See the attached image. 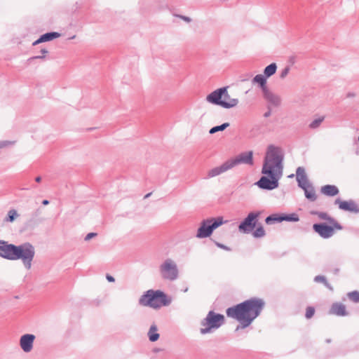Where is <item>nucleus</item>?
Segmentation results:
<instances>
[{
	"label": "nucleus",
	"mask_w": 359,
	"mask_h": 359,
	"mask_svg": "<svg viewBox=\"0 0 359 359\" xmlns=\"http://www.w3.org/2000/svg\"><path fill=\"white\" fill-rule=\"evenodd\" d=\"M330 313L337 316H345L346 314V307L341 303H334L330 309Z\"/></svg>",
	"instance_id": "obj_19"
},
{
	"label": "nucleus",
	"mask_w": 359,
	"mask_h": 359,
	"mask_svg": "<svg viewBox=\"0 0 359 359\" xmlns=\"http://www.w3.org/2000/svg\"><path fill=\"white\" fill-rule=\"evenodd\" d=\"M206 100L213 104L221 106L226 109L236 107L238 100L231 97L227 91V88H218L206 97Z\"/></svg>",
	"instance_id": "obj_4"
},
{
	"label": "nucleus",
	"mask_w": 359,
	"mask_h": 359,
	"mask_svg": "<svg viewBox=\"0 0 359 359\" xmlns=\"http://www.w3.org/2000/svg\"><path fill=\"white\" fill-rule=\"evenodd\" d=\"M349 299L354 302H359V292L354 291L348 294Z\"/></svg>",
	"instance_id": "obj_30"
},
{
	"label": "nucleus",
	"mask_w": 359,
	"mask_h": 359,
	"mask_svg": "<svg viewBox=\"0 0 359 359\" xmlns=\"http://www.w3.org/2000/svg\"><path fill=\"white\" fill-rule=\"evenodd\" d=\"M151 195V193H149V194H147L144 196V198H147L149 197Z\"/></svg>",
	"instance_id": "obj_41"
},
{
	"label": "nucleus",
	"mask_w": 359,
	"mask_h": 359,
	"mask_svg": "<svg viewBox=\"0 0 359 359\" xmlns=\"http://www.w3.org/2000/svg\"><path fill=\"white\" fill-rule=\"evenodd\" d=\"M231 169L230 164L229 163V161H226L222 165L219 167L214 168L208 171V177L211 178L216 177L228 170Z\"/></svg>",
	"instance_id": "obj_16"
},
{
	"label": "nucleus",
	"mask_w": 359,
	"mask_h": 359,
	"mask_svg": "<svg viewBox=\"0 0 359 359\" xmlns=\"http://www.w3.org/2000/svg\"><path fill=\"white\" fill-rule=\"evenodd\" d=\"M315 313V309L312 306H308L306 309L305 316L306 318L309 319L313 316Z\"/></svg>",
	"instance_id": "obj_32"
},
{
	"label": "nucleus",
	"mask_w": 359,
	"mask_h": 359,
	"mask_svg": "<svg viewBox=\"0 0 359 359\" xmlns=\"http://www.w3.org/2000/svg\"><path fill=\"white\" fill-rule=\"evenodd\" d=\"M284 220L297 222L299 221V217L295 213L284 215H272L267 217L265 219V222L267 224H271L275 222H280Z\"/></svg>",
	"instance_id": "obj_12"
},
{
	"label": "nucleus",
	"mask_w": 359,
	"mask_h": 359,
	"mask_svg": "<svg viewBox=\"0 0 359 359\" xmlns=\"http://www.w3.org/2000/svg\"><path fill=\"white\" fill-rule=\"evenodd\" d=\"M35 181L36 182H40L41 181V177L40 176H38L35 178Z\"/></svg>",
	"instance_id": "obj_37"
},
{
	"label": "nucleus",
	"mask_w": 359,
	"mask_h": 359,
	"mask_svg": "<svg viewBox=\"0 0 359 359\" xmlns=\"http://www.w3.org/2000/svg\"><path fill=\"white\" fill-rule=\"evenodd\" d=\"M321 193L325 196H334L339 194V189L334 185H325L322 187Z\"/></svg>",
	"instance_id": "obj_20"
},
{
	"label": "nucleus",
	"mask_w": 359,
	"mask_h": 359,
	"mask_svg": "<svg viewBox=\"0 0 359 359\" xmlns=\"http://www.w3.org/2000/svg\"><path fill=\"white\" fill-rule=\"evenodd\" d=\"M231 168H233L235 165L239 163L252 164V151H248L241 154L235 158H232L228 161Z\"/></svg>",
	"instance_id": "obj_13"
},
{
	"label": "nucleus",
	"mask_w": 359,
	"mask_h": 359,
	"mask_svg": "<svg viewBox=\"0 0 359 359\" xmlns=\"http://www.w3.org/2000/svg\"><path fill=\"white\" fill-rule=\"evenodd\" d=\"M17 250V246L13 244H8L5 241H0V256L10 259L15 260V252Z\"/></svg>",
	"instance_id": "obj_11"
},
{
	"label": "nucleus",
	"mask_w": 359,
	"mask_h": 359,
	"mask_svg": "<svg viewBox=\"0 0 359 359\" xmlns=\"http://www.w3.org/2000/svg\"><path fill=\"white\" fill-rule=\"evenodd\" d=\"M265 97L271 102L272 104L275 105H278L280 103V99L278 97L274 95L271 93H270L269 90L264 93Z\"/></svg>",
	"instance_id": "obj_24"
},
{
	"label": "nucleus",
	"mask_w": 359,
	"mask_h": 359,
	"mask_svg": "<svg viewBox=\"0 0 359 359\" xmlns=\"http://www.w3.org/2000/svg\"><path fill=\"white\" fill-rule=\"evenodd\" d=\"M289 71H290L289 67H286V68H285V69L282 71V72H281L280 77H281V78H284V77H285V76L287 75V74L289 73Z\"/></svg>",
	"instance_id": "obj_33"
},
{
	"label": "nucleus",
	"mask_w": 359,
	"mask_h": 359,
	"mask_svg": "<svg viewBox=\"0 0 359 359\" xmlns=\"http://www.w3.org/2000/svg\"><path fill=\"white\" fill-rule=\"evenodd\" d=\"M253 82L259 83L264 93L268 90L266 86V79L262 74H258L253 79Z\"/></svg>",
	"instance_id": "obj_21"
},
{
	"label": "nucleus",
	"mask_w": 359,
	"mask_h": 359,
	"mask_svg": "<svg viewBox=\"0 0 359 359\" xmlns=\"http://www.w3.org/2000/svg\"><path fill=\"white\" fill-rule=\"evenodd\" d=\"M225 223L222 217H219L217 218H210L203 220L201 223V226L198 228L196 233L197 238H207L209 237L213 230Z\"/></svg>",
	"instance_id": "obj_6"
},
{
	"label": "nucleus",
	"mask_w": 359,
	"mask_h": 359,
	"mask_svg": "<svg viewBox=\"0 0 359 359\" xmlns=\"http://www.w3.org/2000/svg\"><path fill=\"white\" fill-rule=\"evenodd\" d=\"M283 153L279 147L270 145L267 148L262 172L263 177L257 182L260 188L273 189L278 186L283 175Z\"/></svg>",
	"instance_id": "obj_1"
},
{
	"label": "nucleus",
	"mask_w": 359,
	"mask_h": 359,
	"mask_svg": "<svg viewBox=\"0 0 359 359\" xmlns=\"http://www.w3.org/2000/svg\"><path fill=\"white\" fill-rule=\"evenodd\" d=\"M259 213L250 212L248 217L242 222L239 226V231L243 233H248L252 230L255 226Z\"/></svg>",
	"instance_id": "obj_10"
},
{
	"label": "nucleus",
	"mask_w": 359,
	"mask_h": 359,
	"mask_svg": "<svg viewBox=\"0 0 359 359\" xmlns=\"http://www.w3.org/2000/svg\"><path fill=\"white\" fill-rule=\"evenodd\" d=\"M314 231L321 237L328 238L333 236L335 230L341 229V226L336 222H333L331 226L326 224H315L313 226Z\"/></svg>",
	"instance_id": "obj_8"
},
{
	"label": "nucleus",
	"mask_w": 359,
	"mask_h": 359,
	"mask_svg": "<svg viewBox=\"0 0 359 359\" xmlns=\"http://www.w3.org/2000/svg\"><path fill=\"white\" fill-rule=\"evenodd\" d=\"M224 323V316L222 314L210 311L201 322V332L203 334L210 333L219 328Z\"/></svg>",
	"instance_id": "obj_5"
},
{
	"label": "nucleus",
	"mask_w": 359,
	"mask_h": 359,
	"mask_svg": "<svg viewBox=\"0 0 359 359\" xmlns=\"http://www.w3.org/2000/svg\"><path fill=\"white\" fill-rule=\"evenodd\" d=\"M335 203L339 205V208L343 210L350 211L353 212L358 213L359 212V208L358 205L352 201H344L340 199H337L335 201Z\"/></svg>",
	"instance_id": "obj_14"
},
{
	"label": "nucleus",
	"mask_w": 359,
	"mask_h": 359,
	"mask_svg": "<svg viewBox=\"0 0 359 359\" xmlns=\"http://www.w3.org/2000/svg\"><path fill=\"white\" fill-rule=\"evenodd\" d=\"M41 53H42L43 55H45V54H46V53H48V50H46V49H42V50H41Z\"/></svg>",
	"instance_id": "obj_38"
},
{
	"label": "nucleus",
	"mask_w": 359,
	"mask_h": 359,
	"mask_svg": "<svg viewBox=\"0 0 359 359\" xmlns=\"http://www.w3.org/2000/svg\"><path fill=\"white\" fill-rule=\"evenodd\" d=\"M264 305L262 299H251L229 308L226 314L229 317L236 319L241 323V327L245 328L259 315Z\"/></svg>",
	"instance_id": "obj_2"
},
{
	"label": "nucleus",
	"mask_w": 359,
	"mask_h": 359,
	"mask_svg": "<svg viewBox=\"0 0 359 359\" xmlns=\"http://www.w3.org/2000/svg\"><path fill=\"white\" fill-rule=\"evenodd\" d=\"M96 236H97L96 233H89L86 235V236L85 238V241H88Z\"/></svg>",
	"instance_id": "obj_34"
},
{
	"label": "nucleus",
	"mask_w": 359,
	"mask_h": 359,
	"mask_svg": "<svg viewBox=\"0 0 359 359\" xmlns=\"http://www.w3.org/2000/svg\"><path fill=\"white\" fill-rule=\"evenodd\" d=\"M48 203H49V202H48V201H47V200H44V201H43V202H42V203H43V205H48Z\"/></svg>",
	"instance_id": "obj_39"
},
{
	"label": "nucleus",
	"mask_w": 359,
	"mask_h": 359,
	"mask_svg": "<svg viewBox=\"0 0 359 359\" xmlns=\"http://www.w3.org/2000/svg\"><path fill=\"white\" fill-rule=\"evenodd\" d=\"M106 278L109 282H114L115 279L111 275L107 274Z\"/></svg>",
	"instance_id": "obj_35"
},
{
	"label": "nucleus",
	"mask_w": 359,
	"mask_h": 359,
	"mask_svg": "<svg viewBox=\"0 0 359 359\" xmlns=\"http://www.w3.org/2000/svg\"><path fill=\"white\" fill-rule=\"evenodd\" d=\"M43 57H44V55H43V56H36V57H32V59L43 58Z\"/></svg>",
	"instance_id": "obj_40"
},
{
	"label": "nucleus",
	"mask_w": 359,
	"mask_h": 359,
	"mask_svg": "<svg viewBox=\"0 0 359 359\" xmlns=\"http://www.w3.org/2000/svg\"><path fill=\"white\" fill-rule=\"evenodd\" d=\"M302 188L304 190L305 196L308 199L312 201L316 199V192L311 186L309 184Z\"/></svg>",
	"instance_id": "obj_22"
},
{
	"label": "nucleus",
	"mask_w": 359,
	"mask_h": 359,
	"mask_svg": "<svg viewBox=\"0 0 359 359\" xmlns=\"http://www.w3.org/2000/svg\"><path fill=\"white\" fill-rule=\"evenodd\" d=\"M34 339V335L29 334L21 337L20 344L25 352H29L32 350Z\"/></svg>",
	"instance_id": "obj_15"
},
{
	"label": "nucleus",
	"mask_w": 359,
	"mask_h": 359,
	"mask_svg": "<svg viewBox=\"0 0 359 359\" xmlns=\"http://www.w3.org/2000/svg\"><path fill=\"white\" fill-rule=\"evenodd\" d=\"M157 331L158 330L155 325L151 326L148 332V336L151 341H156L158 339L159 334Z\"/></svg>",
	"instance_id": "obj_23"
},
{
	"label": "nucleus",
	"mask_w": 359,
	"mask_h": 359,
	"mask_svg": "<svg viewBox=\"0 0 359 359\" xmlns=\"http://www.w3.org/2000/svg\"><path fill=\"white\" fill-rule=\"evenodd\" d=\"M15 260L21 259L27 269H30L31 263L35 255L34 248L29 243L17 246L15 252Z\"/></svg>",
	"instance_id": "obj_7"
},
{
	"label": "nucleus",
	"mask_w": 359,
	"mask_h": 359,
	"mask_svg": "<svg viewBox=\"0 0 359 359\" xmlns=\"http://www.w3.org/2000/svg\"><path fill=\"white\" fill-rule=\"evenodd\" d=\"M276 65L275 63H272L271 65H269V66H267L265 69H264V74L267 76V77H269L271 76H272L273 74H274L276 73Z\"/></svg>",
	"instance_id": "obj_25"
},
{
	"label": "nucleus",
	"mask_w": 359,
	"mask_h": 359,
	"mask_svg": "<svg viewBox=\"0 0 359 359\" xmlns=\"http://www.w3.org/2000/svg\"><path fill=\"white\" fill-rule=\"evenodd\" d=\"M161 272L164 278L174 280L177 276V269L175 264L168 259L166 260L161 266Z\"/></svg>",
	"instance_id": "obj_9"
},
{
	"label": "nucleus",
	"mask_w": 359,
	"mask_h": 359,
	"mask_svg": "<svg viewBox=\"0 0 359 359\" xmlns=\"http://www.w3.org/2000/svg\"><path fill=\"white\" fill-rule=\"evenodd\" d=\"M314 280H315L316 282H317V283H322L326 287H327L328 288L332 289V287H330V285L327 283V280H326L325 276H316Z\"/></svg>",
	"instance_id": "obj_29"
},
{
	"label": "nucleus",
	"mask_w": 359,
	"mask_h": 359,
	"mask_svg": "<svg viewBox=\"0 0 359 359\" xmlns=\"http://www.w3.org/2000/svg\"><path fill=\"white\" fill-rule=\"evenodd\" d=\"M140 304L144 306L158 309L170 304V300L161 290H148L140 299Z\"/></svg>",
	"instance_id": "obj_3"
},
{
	"label": "nucleus",
	"mask_w": 359,
	"mask_h": 359,
	"mask_svg": "<svg viewBox=\"0 0 359 359\" xmlns=\"http://www.w3.org/2000/svg\"><path fill=\"white\" fill-rule=\"evenodd\" d=\"M323 120H324V116H322L320 118H318L314 120L313 122L311 123L310 128H318L320 125V123L323 121Z\"/></svg>",
	"instance_id": "obj_31"
},
{
	"label": "nucleus",
	"mask_w": 359,
	"mask_h": 359,
	"mask_svg": "<svg viewBox=\"0 0 359 359\" xmlns=\"http://www.w3.org/2000/svg\"><path fill=\"white\" fill-rule=\"evenodd\" d=\"M229 126V123H224L222 124L221 126H215V127L212 128L210 130L209 133L210 134H214V133H215L217 132L222 131V130H225Z\"/></svg>",
	"instance_id": "obj_26"
},
{
	"label": "nucleus",
	"mask_w": 359,
	"mask_h": 359,
	"mask_svg": "<svg viewBox=\"0 0 359 359\" xmlns=\"http://www.w3.org/2000/svg\"><path fill=\"white\" fill-rule=\"evenodd\" d=\"M297 180L299 183V187H304L309 185L307 177L304 168L299 167L297 169Z\"/></svg>",
	"instance_id": "obj_17"
},
{
	"label": "nucleus",
	"mask_w": 359,
	"mask_h": 359,
	"mask_svg": "<svg viewBox=\"0 0 359 359\" xmlns=\"http://www.w3.org/2000/svg\"><path fill=\"white\" fill-rule=\"evenodd\" d=\"M265 235V231L263 226H258L256 230L253 232V236L255 238L263 237Z\"/></svg>",
	"instance_id": "obj_28"
},
{
	"label": "nucleus",
	"mask_w": 359,
	"mask_h": 359,
	"mask_svg": "<svg viewBox=\"0 0 359 359\" xmlns=\"http://www.w3.org/2000/svg\"><path fill=\"white\" fill-rule=\"evenodd\" d=\"M60 34L57 32H50L43 34L39 39L33 43L34 46H36L40 43L51 41L54 39L58 38Z\"/></svg>",
	"instance_id": "obj_18"
},
{
	"label": "nucleus",
	"mask_w": 359,
	"mask_h": 359,
	"mask_svg": "<svg viewBox=\"0 0 359 359\" xmlns=\"http://www.w3.org/2000/svg\"><path fill=\"white\" fill-rule=\"evenodd\" d=\"M18 214L15 210H11L8 212V217L6 218V222H13L17 217Z\"/></svg>",
	"instance_id": "obj_27"
},
{
	"label": "nucleus",
	"mask_w": 359,
	"mask_h": 359,
	"mask_svg": "<svg viewBox=\"0 0 359 359\" xmlns=\"http://www.w3.org/2000/svg\"><path fill=\"white\" fill-rule=\"evenodd\" d=\"M178 17L187 22H191V19L189 17L182 16V15H178Z\"/></svg>",
	"instance_id": "obj_36"
}]
</instances>
